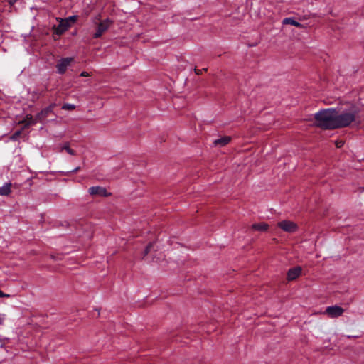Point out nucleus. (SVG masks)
Segmentation results:
<instances>
[{
	"mask_svg": "<svg viewBox=\"0 0 364 364\" xmlns=\"http://www.w3.org/2000/svg\"><path fill=\"white\" fill-rule=\"evenodd\" d=\"M80 76L81 77H88V76H90V74L87 72H86V71H82L80 73Z\"/></svg>",
	"mask_w": 364,
	"mask_h": 364,
	"instance_id": "b1692460",
	"label": "nucleus"
},
{
	"mask_svg": "<svg viewBox=\"0 0 364 364\" xmlns=\"http://www.w3.org/2000/svg\"><path fill=\"white\" fill-rule=\"evenodd\" d=\"M18 0H9V4L11 6H13Z\"/></svg>",
	"mask_w": 364,
	"mask_h": 364,
	"instance_id": "393cba45",
	"label": "nucleus"
},
{
	"mask_svg": "<svg viewBox=\"0 0 364 364\" xmlns=\"http://www.w3.org/2000/svg\"><path fill=\"white\" fill-rule=\"evenodd\" d=\"M73 60V58L70 57L60 59L56 64L57 73L60 75H63L66 72L68 66Z\"/></svg>",
	"mask_w": 364,
	"mask_h": 364,
	"instance_id": "0eeeda50",
	"label": "nucleus"
},
{
	"mask_svg": "<svg viewBox=\"0 0 364 364\" xmlns=\"http://www.w3.org/2000/svg\"><path fill=\"white\" fill-rule=\"evenodd\" d=\"M282 24L283 25L289 24V25H292V26H294L296 28H303V25L300 22L296 21V19L293 17L284 18L282 20Z\"/></svg>",
	"mask_w": 364,
	"mask_h": 364,
	"instance_id": "f8f14e48",
	"label": "nucleus"
},
{
	"mask_svg": "<svg viewBox=\"0 0 364 364\" xmlns=\"http://www.w3.org/2000/svg\"><path fill=\"white\" fill-rule=\"evenodd\" d=\"M21 134V130L16 131L11 136L12 141H16Z\"/></svg>",
	"mask_w": 364,
	"mask_h": 364,
	"instance_id": "f3484780",
	"label": "nucleus"
},
{
	"mask_svg": "<svg viewBox=\"0 0 364 364\" xmlns=\"http://www.w3.org/2000/svg\"><path fill=\"white\" fill-rule=\"evenodd\" d=\"M251 228L259 232H266L269 228V225L265 223H255L252 225Z\"/></svg>",
	"mask_w": 364,
	"mask_h": 364,
	"instance_id": "ddd939ff",
	"label": "nucleus"
},
{
	"mask_svg": "<svg viewBox=\"0 0 364 364\" xmlns=\"http://www.w3.org/2000/svg\"><path fill=\"white\" fill-rule=\"evenodd\" d=\"M57 21H59V24L54 25L53 30L55 34L60 36L70 28L71 24L67 22V20L63 19L61 18H57Z\"/></svg>",
	"mask_w": 364,
	"mask_h": 364,
	"instance_id": "20e7f679",
	"label": "nucleus"
},
{
	"mask_svg": "<svg viewBox=\"0 0 364 364\" xmlns=\"http://www.w3.org/2000/svg\"><path fill=\"white\" fill-rule=\"evenodd\" d=\"M344 312V309L338 306H331L326 309L325 314L330 318H338L341 316Z\"/></svg>",
	"mask_w": 364,
	"mask_h": 364,
	"instance_id": "6e6552de",
	"label": "nucleus"
},
{
	"mask_svg": "<svg viewBox=\"0 0 364 364\" xmlns=\"http://www.w3.org/2000/svg\"><path fill=\"white\" fill-rule=\"evenodd\" d=\"M4 318H5V315L0 314V325L3 324Z\"/></svg>",
	"mask_w": 364,
	"mask_h": 364,
	"instance_id": "5701e85b",
	"label": "nucleus"
},
{
	"mask_svg": "<svg viewBox=\"0 0 364 364\" xmlns=\"http://www.w3.org/2000/svg\"><path fill=\"white\" fill-rule=\"evenodd\" d=\"M11 183H6L3 186L0 187V196H9L11 193Z\"/></svg>",
	"mask_w": 364,
	"mask_h": 364,
	"instance_id": "4468645a",
	"label": "nucleus"
},
{
	"mask_svg": "<svg viewBox=\"0 0 364 364\" xmlns=\"http://www.w3.org/2000/svg\"><path fill=\"white\" fill-rule=\"evenodd\" d=\"M277 225L282 230L289 233L295 232L298 230V225L296 223L291 220H282L278 223Z\"/></svg>",
	"mask_w": 364,
	"mask_h": 364,
	"instance_id": "423d86ee",
	"label": "nucleus"
},
{
	"mask_svg": "<svg viewBox=\"0 0 364 364\" xmlns=\"http://www.w3.org/2000/svg\"><path fill=\"white\" fill-rule=\"evenodd\" d=\"M78 18V16L77 15H73V16H70L66 18H64L65 20H67V22L68 23H74L75 22Z\"/></svg>",
	"mask_w": 364,
	"mask_h": 364,
	"instance_id": "a211bd4d",
	"label": "nucleus"
},
{
	"mask_svg": "<svg viewBox=\"0 0 364 364\" xmlns=\"http://www.w3.org/2000/svg\"><path fill=\"white\" fill-rule=\"evenodd\" d=\"M65 151L67 153H68L71 156L75 155V151L70 147V146L67 144H64L62 147V151Z\"/></svg>",
	"mask_w": 364,
	"mask_h": 364,
	"instance_id": "2eb2a0df",
	"label": "nucleus"
},
{
	"mask_svg": "<svg viewBox=\"0 0 364 364\" xmlns=\"http://www.w3.org/2000/svg\"><path fill=\"white\" fill-rule=\"evenodd\" d=\"M57 106V104L53 102L48 106V108H50V110L53 112L54 108Z\"/></svg>",
	"mask_w": 364,
	"mask_h": 364,
	"instance_id": "4be33fe9",
	"label": "nucleus"
},
{
	"mask_svg": "<svg viewBox=\"0 0 364 364\" xmlns=\"http://www.w3.org/2000/svg\"><path fill=\"white\" fill-rule=\"evenodd\" d=\"M88 192L92 196H109L111 195L107 189L101 186H92L88 189Z\"/></svg>",
	"mask_w": 364,
	"mask_h": 364,
	"instance_id": "1a4fd4ad",
	"label": "nucleus"
},
{
	"mask_svg": "<svg viewBox=\"0 0 364 364\" xmlns=\"http://www.w3.org/2000/svg\"><path fill=\"white\" fill-rule=\"evenodd\" d=\"M232 140L230 136H220L212 141V146L216 148H221L228 144Z\"/></svg>",
	"mask_w": 364,
	"mask_h": 364,
	"instance_id": "9b49d317",
	"label": "nucleus"
},
{
	"mask_svg": "<svg viewBox=\"0 0 364 364\" xmlns=\"http://www.w3.org/2000/svg\"><path fill=\"white\" fill-rule=\"evenodd\" d=\"M336 108H328L320 109L315 113L314 124L323 130L336 129Z\"/></svg>",
	"mask_w": 364,
	"mask_h": 364,
	"instance_id": "f257e3e1",
	"label": "nucleus"
},
{
	"mask_svg": "<svg viewBox=\"0 0 364 364\" xmlns=\"http://www.w3.org/2000/svg\"><path fill=\"white\" fill-rule=\"evenodd\" d=\"M363 189L364 190V188Z\"/></svg>",
	"mask_w": 364,
	"mask_h": 364,
	"instance_id": "cd10ccee",
	"label": "nucleus"
},
{
	"mask_svg": "<svg viewBox=\"0 0 364 364\" xmlns=\"http://www.w3.org/2000/svg\"><path fill=\"white\" fill-rule=\"evenodd\" d=\"M79 169H80V167H79V166H77V167L75 168L74 169H73V170H71V171H68V172H73V173H75V172H76V171H77V170H79Z\"/></svg>",
	"mask_w": 364,
	"mask_h": 364,
	"instance_id": "a878e982",
	"label": "nucleus"
},
{
	"mask_svg": "<svg viewBox=\"0 0 364 364\" xmlns=\"http://www.w3.org/2000/svg\"><path fill=\"white\" fill-rule=\"evenodd\" d=\"M10 295L9 294H6L5 293H4L1 289H0V298H8L9 297Z\"/></svg>",
	"mask_w": 364,
	"mask_h": 364,
	"instance_id": "412c9836",
	"label": "nucleus"
},
{
	"mask_svg": "<svg viewBox=\"0 0 364 364\" xmlns=\"http://www.w3.org/2000/svg\"><path fill=\"white\" fill-rule=\"evenodd\" d=\"M342 144H343V143H342L341 141H340V142L337 143V144H336L337 147H341V145H342Z\"/></svg>",
	"mask_w": 364,
	"mask_h": 364,
	"instance_id": "bb28decb",
	"label": "nucleus"
},
{
	"mask_svg": "<svg viewBox=\"0 0 364 364\" xmlns=\"http://www.w3.org/2000/svg\"><path fill=\"white\" fill-rule=\"evenodd\" d=\"M358 112V108L354 105H351L348 108L341 112L338 109L336 108V129L348 127L353 122L355 121Z\"/></svg>",
	"mask_w": 364,
	"mask_h": 364,
	"instance_id": "f03ea898",
	"label": "nucleus"
},
{
	"mask_svg": "<svg viewBox=\"0 0 364 364\" xmlns=\"http://www.w3.org/2000/svg\"><path fill=\"white\" fill-rule=\"evenodd\" d=\"M75 108V105L73 104H70V103H65L62 106V109H65V110H73Z\"/></svg>",
	"mask_w": 364,
	"mask_h": 364,
	"instance_id": "dca6fc26",
	"label": "nucleus"
},
{
	"mask_svg": "<svg viewBox=\"0 0 364 364\" xmlns=\"http://www.w3.org/2000/svg\"><path fill=\"white\" fill-rule=\"evenodd\" d=\"M113 22L114 21L112 19H110L109 18H107L106 19L100 22V23L97 25L96 31L92 35V38H100L102 36V34L106 31L108 30V28L113 23Z\"/></svg>",
	"mask_w": 364,
	"mask_h": 364,
	"instance_id": "7ed1b4c3",
	"label": "nucleus"
},
{
	"mask_svg": "<svg viewBox=\"0 0 364 364\" xmlns=\"http://www.w3.org/2000/svg\"><path fill=\"white\" fill-rule=\"evenodd\" d=\"M207 70V68H203V69H197L196 68H194V72L197 75H200L202 74L203 71H206Z\"/></svg>",
	"mask_w": 364,
	"mask_h": 364,
	"instance_id": "aec40b11",
	"label": "nucleus"
},
{
	"mask_svg": "<svg viewBox=\"0 0 364 364\" xmlns=\"http://www.w3.org/2000/svg\"><path fill=\"white\" fill-rule=\"evenodd\" d=\"M50 114H53L54 116H56L54 114V112L50 110V108H48L46 107V108L43 109L40 112H38L36 116L35 119H31V121L29 122V124L33 125L35 124L36 122H43V121L49 117Z\"/></svg>",
	"mask_w": 364,
	"mask_h": 364,
	"instance_id": "39448f33",
	"label": "nucleus"
},
{
	"mask_svg": "<svg viewBox=\"0 0 364 364\" xmlns=\"http://www.w3.org/2000/svg\"><path fill=\"white\" fill-rule=\"evenodd\" d=\"M154 245V243L153 242H150L145 248L144 251V257H145L146 255H147L149 252L151 251V248L153 247Z\"/></svg>",
	"mask_w": 364,
	"mask_h": 364,
	"instance_id": "6ab92c4d",
	"label": "nucleus"
},
{
	"mask_svg": "<svg viewBox=\"0 0 364 364\" xmlns=\"http://www.w3.org/2000/svg\"><path fill=\"white\" fill-rule=\"evenodd\" d=\"M302 268L300 266H296L289 269L287 273V279L288 281H293L297 279L301 274Z\"/></svg>",
	"mask_w": 364,
	"mask_h": 364,
	"instance_id": "9d476101",
	"label": "nucleus"
}]
</instances>
